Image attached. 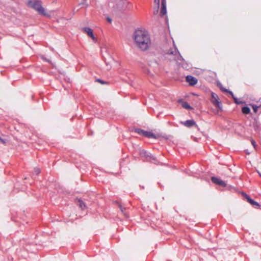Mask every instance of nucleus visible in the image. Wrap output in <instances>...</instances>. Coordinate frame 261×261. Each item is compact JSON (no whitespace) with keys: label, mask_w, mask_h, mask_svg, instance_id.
<instances>
[{"label":"nucleus","mask_w":261,"mask_h":261,"mask_svg":"<svg viewBox=\"0 0 261 261\" xmlns=\"http://www.w3.org/2000/svg\"><path fill=\"white\" fill-rule=\"evenodd\" d=\"M133 38L137 46L142 50H147L151 44L149 34L144 30H137L133 35Z\"/></svg>","instance_id":"f257e3e1"},{"label":"nucleus","mask_w":261,"mask_h":261,"mask_svg":"<svg viewBox=\"0 0 261 261\" xmlns=\"http://www.w3.org/2000/svg\"><path fill=\"white\" fill-rule=\"evenodd\" d=\"M28 5L29 7L37 11L40 14L43 16L47 15V14L46 13L44 8L42 6L41 1H30L28 2Z\"/></svg>","instance_id":"f03ea898"},{"label":"nucleus","mask_w":261,"mask_h":261,"mask_svg":"<svg viewBox=\"0 0 261 261\" xmlns=\"http://www.w3.org/2000/svg\"><path fill=\"white\" fill-rule=\"evenodd\" d=\"M167 58L171 60L176 61L177 62L180 63L179 62L182 59V57L179 55L177 50L175 48L170 49L167 53Z\"/></svg>","instance_id":"7ed1b4c3"},{"label":"nucleus","mask_w":261,"mask_h":261,"mask_svg":"<svg viewBox=\"0 0 261 261\" xmlns=\"http://www.w3.org/2000/svg\"><path fill=\"white\" fill-rule=\"evenodd\" d=\"M211 97H212V99H211L212 102L214 105H215L216 106H217L218 108H220V103L219 101V98H218V95L216 93H215L214 92H212Z\"/></svg>","instance_id":"20e7f679"},{"label":"nucleus","mask_w":261,"mask_h":261,"mask_svg":"<svg viewBox=\"0 0 261 261\" xmlns=\"http://www.w3.org/2000/svg\"><path fill=\"white\" fill-rule=\"evenodd\" d=\"M83 30L86 33H87V34L91 38V39L94 41V42H96L97 39L96 38L94 37V35H93V31L91 29H90V28H88V27H86V28H84L83 29Z\"/></svg>","instance_id":"39448f33"},{"label":"nucleus","mask_w":261,"mask_h":261,"mask_svg":"<svg viewBox=\"0 0 261 261\" xmlns=\"http://www.w3.org/2000/svg\"><path fill=\"white\" fill-rule=\"evenodd\" d=\"M186 81L190 86H194L197 83V80L191 75H188L186 76Z\"/></svg>","instance_id":"423d86ee"},{"label":"nucleus","mask_w":261,"mask_h":261,"mask_svg":"<svg viewBox=\"0 0 261 261\" xmlns=\"http://www.w3.org/2000/svg\"><path fill=\"white\" fill-rule=\"evenodd\" d=\"M212 181L214 183L217 184L219 186H221L222 187H225L226 185V184H225V182L224 181L222 180L221 179L218 178L217 177H212Z\"/></svg>","instance_id":"0eeeda50"},{"label":"nucleus","mask_w":261,"mask_h":261,"mask_svg":"<svg viewBox=\"0 0 261 261\" xmlns=\"http://www.w3.org/2000/svg\"><path fill=\"white\" fill-rule=\"evenodd\" d=\"M167 13L166 10V0H162V7L160 14L162 16L165 15Z\"/></svg>","instance_id":"6e6552de"},{"label":"nucleus","mask_w":261,"mask_h":261,"mask_svg":"<svg viewBox=\"0 0 261 261\" xmlns=\"http://www.w3.org/2000/svg\"><path fill=\"white\" fill-rule=\"evenodd\" d=\"M185 126L191 127L193 125L197 126L195 122L193 120H188L184 122H181Z\"/></svg>","instance_id":"1a4fd4ad"},{"label":"nucleus","mask_w":261,"mask_h":261,"mask_svg":"<svg viewBox=\"0 0 261 261\" xmlns=\"http://www.w3.org/2000/svg\"><path fill=\"white\" fill-rule=\"evenodd\" d=\"M245 197L247 199V201L251 204H252L253 205H256V206H258L259 205V204L257 202H256V201H254L253 200H252V199H251L250 198V197L248 195L245 194Z\"/></svg>","instance_id":"9d476101"},{"label":"nucleus","mask_w":261,"mask_h":261,"mask_svg":"<svg viewBox=\"0 0 261 261\" xmlns=\"http://www.w3.org/2000/svg\"><path fill=\"white\" fill-rule=\"evenodd\" d=\"M178 102H181V106L184 108L188 110L192 109V107L187 102L182 101L181 100H179Z\"/></svg>","instance_id":"9b49d317"},{"label":"nucleus","mask_w":261,"mask_h":261,"mask_svg":"<svg viewBox=\"0 0 261 261\" xmlns=\"http://www.w3.org/2000/svg\"><path fill=\"white\" fill-rule=\"evenodd\" d=\"M143 136L148 137V138H155L154 135L151 132L145 131L143 133Z\"/></svg>","instance_id":"f8f14e48"},{"label":"nucleus","mask_w":261,"mask_h":261,"mask_svg":"<svg viewBox=\"0 0 261 261\" xmlns=\"http://www.w3.org/2000/svg\"><path fill=\"white\" fill-rule=\"evenodd\" d=\"M77 204L82 210H84L86 207V204L81 199L77 200Z\"/></svg>","instance_id":"ddd939ff"},{"label":"nucleus","mask_w":261,"mask_h":261,"mask_svg":"<svg viewBox=\"0 0 261 261\" xmlns=\"http://www.w3.org/2000/svg\"><path fill=\"white\" fill-rule=\"evenodd\" d=\"M242 111L244 114H248L250 112V110L248 107H244L242 109Z\"/></svg>","instance_id":"4468645a"},{"label":"nucleus","mask_w":261,"mask_h":261,"mask_svg":"<svg viewBox=\"0 0 261 261\" xmlns=\"http://www.w3.org/2000/svg\"><path fill=\"white\" fill-rule=\"evenodd\" d=\"M160 0H154V4L156 5V10L154 11V13L155 14H157L158 12V9H159V4H160Z\"/></svg>","instance_id":"2eb2a0df"},{"label":"nucleus","mask_w":261,"mask_h":261,"mask_svg":"<svg viewBox=\"0 0 261 261\" xmlns=\"http://www.w3.org/2000/svg\"><path fill=\"white\" fill-rule=\"evenodd\" d=\"M135 132L136 133H137L138 134H140V135H141L143 136V133L144 132V130H142V129H136L135 130Z\"/></svg>","instance_id":"dca6fc26"},{"label":"nucleus","mask_w":261,"mask_h":261,"mask_svg":"<svg viewBox=\"0 0 261 261\" xmlns=\"http://www.w3.org/2000/svg\"><path fill=\"white\" fill-rule=\"evenodd\" d=\"M40 172V170L38 168H35L34 170V173L36 175H38Z\"/></svg>","instance_id":"f3484780"},{"label":"nucleus","mask_w":261,"mask_h":261,"mask_svg":"<svg viewBox=\"0 0 261 261\" xmlns=\"http://www.w3.org/2000/svg\"><path fill=\"white\" fill-rule=\"evenodd\" d=\"M220 88L223 91H225V92H229L231 95H232L233 96V94H232V92H231V91H229L228 90L224 88H222L221 87H220Z\"/></svg>","instance_id":"a211bd4d"},{"label":"nucleus","mask_w":261,"mask_h":261,"mask_svg":"<svg viewBox=\"0 0 261 261\" xmlns=\"http://www.w3.org/2000/svg\"><path fill=\"white\" fill-rule=\"evenodd\" d=\"M258 108V107L255 106H252L253 110L255 113H256L257 111Z\"/></svg>","instance_id":"6ab92c4d"},{"label":"nucleus","mask_w":261,"mask_h":261,"mask_svg":"<svg viewBox=\"0 0 261 261\" xmlns=\"http://www.w3.org/2000/svg\"><path fill=\"white\" fill-rule=\"evenodd\" d=\"M251 144L253 145V146L254 147V148H255L256 146V144L254 140H251Z\"/></svg>","instance_id":"aec40b11"},{"label":"nucleus","mask_w":261,"mask_h":261,"mask_svg":"<svg viewBox=\"0 0 261 261\" xmlns=\"http://www.w3.org/2000/svg\"><path fill=\"white\" fill-rule=\"evenodd\" d=\"M107 21H108L109 23H111V22H112V19H111L110 17H108L107 18Z\"/></svg>","instance_id":"412c9836"},{"label":"nucleus","mask_w":261,"mask_h":261,"mask_svg":"<svg viewBox=\"0 0 261 261\" xmlns=\"http://www.w3.org/2000/svg\"><path fill=\"white\" fill-rule=\"evenodd\" d=\"M5 143V141L0 138V144H4Z\"/></svg>","instance_id":"4be33fe9"},{"label":"nucleus","mask_w":261,"mask_h":261,"mask_svg":"<svg viewBox=\"0 0 261 261\" xmlns=\"http://www.w3.org/2000/svg\"><path fill=\"white\" fill-rule=\"evenodd\" d=\"M98 81L100 82L101 83H103V82L100 80H98Z\"/></svg>","instance_id":"5701e85b"},{"label":"nucleus","mask_w":261,"mask_h":261,"mask_svg":"<svg viewBox=\"0 0 261 261\" xmlns=\"http://www.w3.org/2000/svg\"><path fill=\"white\" fill-rule=\"evenodd\" d=\"M259 174L260 176L261 177V174L260 173H259Z\"/></svg>","instance_id":"b1692460"}]
</instances>
